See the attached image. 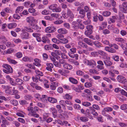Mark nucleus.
<instances>
[{"mask_svg":"<svg viewBox=\"0 0 127 127\" xmlns=\"http://www.w3.org/2000/svg\"><path fill=\"white\" fill-rule=\"evenodd\" d=\"M117 79L119 82L122 83H124L127 81L126 78L121 75L118 76L117 77Z\"/></svg>","mask_w":127,"mask_h":127,"instance_id":"2","label":"nucleus"},{"mask_svg":"<svg viewBox=\"0 0 127 127\" xmlns=\"http://www.w3.org/2000/svg\"><path fill=\"white\" fill-rule=\"evenodd\" d=\"M22 60L25 62L30 61L31 62V60L28 57L26 56L23 58Z\"/></svg>","mask_w":127,"mask_h":127,"instance_id":"33","label":"nucleus"},{"mask_svg":"<svg viewBox=\"0 0 127 127\" xmlns=\"http://www.w3.org/2000/svg\"><path fill=\"white\" fill-rule=\"evenodd\" d=\"M78 26L79 28L81 29H83L84 28V25L82 23H79L78 24Z\"/></svg>","mask_w":127,"mask_h":127,"instance_id":"49","label":"nucleus"},{"mask_svg":"<svg viewBox=\"0 0 127 127\" xmlns=\"http://www.w3.org/2000/svg\"><path fill=\"white\" fill-rule=\"evenodd\" d=\"M121 109L122 110H124L127 109V105L124 104L121 105L120 107Z\"/></svg>","mask_w":127,"mask_h":127,"instance_id":"46","label":"nucleus"},{"mask_svg":"<svg viewBox=\"0 0 127 127\" xmlns=\"http://www.w3.org/2000/svg\"><path fill=\"white\" fill-rule=\"evenodd\" d=\"M23 6H19L18 7L16 10V13L20 12L23 10Z\"/></svg>","mask_w":127,"mask_h":127,"instance_id":"27","label":"nucleus"},{"mask_svg":"<svg viewBox=\"0 0 127 127\" xmlns=\"http://www.w3.org/2000/svg\"><path fill=\"white\" fill-rule=\"evenodd\" d=\"M121 94L127 97V92L123 89L121 90Z\"/></svg>","mask_w":127,"mask_h":127,"instance_id":"42","label":"nucleus"},{"mask_svg":"<svg viewBox=\"0 0 127 127\" xmlns=\"http://www.w3.org/2000/svg\"><path fill=\"white\" fill-rule=\"evenodd\" d=\"M69 79L70 81L73 84H76L78 83L77 81L73 78H69Z\"/></svg>","mask_w":127,"mask_h":127,"instance_id":"22","label":"nucleus"},{"mask_svg":"<svg viewBox=\"0 0 127 127\" xmlns=\"http://www.w3.org/2000/svg\"><path fill=\"white\" fill-rule=\"evenodd\" d=\"M61 11V9L59 7H56L55 9L54 10L53 12H59Z\"/></svg>","mask_w":127,"mask_h":127,"instance_id":"60","label":"nucleus"},{"mask_svg":"<svg viewBox=\"0 0 127 127\" xmlns=\"http://www.w3.org/2000/svg\"><path fill=\"white\" fill-rule=\"evenodd\" d=\"M13 69L11 68L10 70H7L3 69V71L7 74H9V73H12L13 72Z\"/></svg>","mask_w":127,"mask_h":127,"instance_id":"38","label":"nucleus"},{"mask_svg":"<svg viewBox=\"0 0 127 127\" xmlns=\"http://www.w3.org/2000/svg\"><path fill=\"white\" fill-rule=\"evenodd\" d=\"M17 26V24L14 23H12L8 24L7 25V27L9 29H12L15 28Z\"/></svg>","mask_w":127,"mask_h":127,"instance_id":"12","label":"nucleus"},{"mask_svg":"<svg viewBox=\"0 0 127 127\" xmlns=\"http://www.w3.org/2000/svg\"><path fill=\"white\" fill-rule=\"evenodd\" d=\"M74 108L75 109L78 110H80L81 108V107L80 105L77 104H74L73 105Z\"/></svg>","mask_w":127,"mask_h":127,"instance_id":"39","label":"nucleus"},{"mask_svg":"<svg viewBox=\"0 0 127 127\" xmlns=\"http://www.w3.org/2000/svg\"><path fill=\"white\" fill-rule=\"evenodd\" d=\"M56 28L53 27H49L46 28L45 32L47 33H53L55 31Z\"/></svg>","mask_w":127,"mask_h":127,"instance_id":"4","label":"nucleus"},{"mask_svg":"<svg viewBox=\"0 0 127 127\" xmlns=\"http://www.w3.org/2000/svg\"><path fill=\"white\" fill-rule=\"evenodd\" d=\"M112 58L116 61L118 62L119 61V57L117 55H115L113 56Z\"/></svg>","mask_w":127,"mask_h":127,"instance_id":"32","label":"nucleus"},{"mask_svg":"<svg viewBox=\"0 0 127 127\" xmlns=\"http://www.w3.org/2000/svg\"><path fill=\"white\" fill-rule=\"evenodd\" d=\"M9 81L10 84L12 85L15 86L17 85L16 83L13 80L12 78Z\"/></svg>","mask_w":127,"mask_h":127,"instance_id":"55","label":"nucleus"},{"mask_svg":"<svg viewBox=\"0 0 127 127\" xmlns=\"http://www.w3.org/2000/svg\"><path fill=\"white\" fill-rule=\"evenodd\" d=\"M7 60L8 61L11 63L14 64H16L17 63V62L16 61L10 58H8Z\"/></svg>","mask_w":127,"mask_h":127,"instance_id":"30","label":"nucleus"},{"mask_svg":"<svg viewBox=\"0 0 127 127\" xmlns=\"http://www.w3.org/2000/svg\"><path fill=\"white\" fill-rule=\"evenodd\" d=\"M93 108L96 110H100V108L99 106L96 104H94L93 105Z\"/></svg>","mask_w":127,"mask_h":127,"instance_id":"59","label":"nucleus"},{"mask_svg":"<svg viewBox=\"0 0 127 127\" xmlns=\"http://www.w3.org/2000/svg\"><path fill=\"white\" fill-rule=\"evenodd\" d=\"M47 67H46V69L50 71H52V68L53 67V64L51 63H48L46 64Z\"/></svg>","mask_w":127,"mask_h":127,"instance_id":"8","label":"nucleus"},{"mask_svg":"<svg viewBox=\"0 0 127 127\" xmlns=\"http://www.w3.org/2000/svg\"><path fill=\"white\" fill-rule=\"evenodd\" d=\"M53 64L55 66L59 67H61V64H60L59 62L57 61L53 63Z\"/></svg>","mask_w":127,"mask_h":127,"instance_id":"41","label":"nucleus"},{"mask_svg":"<svg viewBox=\"0 0 127 127\" xmlns=\"http://www.w3.org/2000/svg\"><path fill=\"white\" fill-rule=\"evenodd\" d=\"M16 56L18 58H20L22 57V54L21 52H18L16 55Z\"/></svg>","mask_w":127,"mask_h":127,"instance_id":"57","label":"nucleus"},{"mask_svg":"<svg viewBox=\"0 0 127 127\" xmlns=\"http://www.w3.org/2000/svg\"><path fill=\"white\" fill-rule=\"evenodd\" d=\"M63 66L64 68L68 70H71L73 68L72 66L71 65L66 63L64 64L63 65Z\"/></svg>","mask_w":127,"mask_h":127,"instance_id":"10","label":"nucleus"},{"mask_svg":"<svg viewBox=\"0 0 127 127\" xmlns=\"http://www.w3.org/2000/svg\"><path fill=\"white\" fill-rule=\"evenodd\" d=\"M84 41L88 45H92V43L91 42V41L88 38H85L84 39Z\"/></svg>","mask_w":127,"mask_h":127,"instance_id":"19","label":"nucleus"},{"mask_svg":"<svg viewBox=\"0 0 127 127\" xmlns=\"http://www.w3.org/2000/svg\"><path fill=\"white\" fill-rule=\"evenodd\" d=\"M57 7V4H52L49 6V9L50 10H52L53 11L55 9L56 7Z\"/></svg>","mask_w":127,"mask_h":127,"instance_id":"23","label":"nucleus"},{"mask_svg":"<svg viewBox=\"0 0 127 127\" xmlns=\"http://www.w3.org/2000/svg\"><path fill=\"white\" fill-rule=\"evenodd\" d=\"M64 27L66 28L69 29L70 28V26L69 24L67 23H64Z\"/></svg>","mask_w":127,"mask_h":127,"instance_id":"47","label":"nucleus"},{"mask_svg":"<svg viewBox=\"0 0 127 127\" xmlns=\"http://www.w3.org/2000/svg\"><path fill=\"white\" fill-rule=\"evenodd\" d=\"M35 10L32 8H29L28 9L29 12L31 13H34L35 12Z\"/></svg>","mask_w":127,"mask_h":127,"instance_id":"61","label":"nucleus"},{"mask_svg":"<svg viewBox=\"0 0 127 127\" xmlns=\"http://www.w3.org/2000/svg\"><path fill=\"white\" fill-rule=\"evenodd\" d=\"M85 62L88 65L90 66H92L93 67V65H95L96 64L95 62L94 61H89L87 60L85 61Z\"/></svg>","mask_w":127,"mask_h":127,"instance_id":"9","label":"nucleus"},{"mask_svg":"<svg viewBox=\"0 0 127 127\" xmlns=\"http://www.w3.org/2000/svg\"><path fill=\"white\" fill-rule=\"evenodd\" d=\"M32 98V97L31 95H27L25 96L24 98L26 100H29Z\"/></svg>","mask_w":127,"mask_h":127,"instance_id":"43","label":"nucleus"},{"mask_svg":"<svg viewBox=\"0 0 127 127\" xmlns=\"http://www.w3.org/2000/svg\"><path fill=\"white\" fill-rule=\"evenodd\" d=\"M93 43L97 48H99L101 46V43L98 41L93 42Z\"/></svg>","mask_w":127,"mask_h":127,"instance_id":"29","label":"nucleus"},{"mask_svg":"<svg viewBox=\"0 0 127 127\" xmlns=\"http://www.w3.org/2000/svg\"><path fill=\"white\" fill-rule=\"evenodd\" d=\"M48 99L49 102L52 103H55L57 102L56 99L52 97H48Z\"/></svg>","mask_w":127,"mask_h":127,"instance_id":"15","label":"nucleus"},{"mask_svg":"<svg viewBox=\"0 0 127 127\" xmlns=\"http://www.w3.org/2000/svg\"><path fill=\"white\" fill-rule=\"evenodd\" d=\"M89 72L93 73H95L96 74H98V72L95 69H90L89 70Z\"/></svg>","mask_w":127,"mask_h":127,"instance_id":"36","label":"nucleus"},{"mask_svg":"<svg viewBox=\"0 0 127 127\" xmlns=\"http://www.w3.org/2000/svg\"><path fill=\"white\" fill-rule=\"evenodd\" d=\"M105 50L109 52L115 53L116 52V51L114 49L109 47H106L105 48Z\"/></svg>","mask_w":127,"mask_h":127,"instance_id":"6","label":"nucleus"},{"mask_svg":"<svg viewBox=\"0 0 127 127\" xmlns=\"http://www.w3.org/2000/svg\"><path fill=\"white\" fill-rule=\"evenodd\" d=\"M22 38L24 39H28L29 38V34L28 32H25L22 34Z\"/></svg>","mask_w":127,"mask_h":127,"instance_id":"18","label":"nucleus"},{"mask_svg":"<svg viewBox=\"0 0 127 127\" xmlns=\"http://www.w3.org/2000/svg\"><path fill=\"white\" fill-rule=\"evenodd\" d=\"M35 72L36 74L39 76H42L43 75V73L42 72L38 70H35Z\"/></svg>","mask_w":127,"mask_h":127,"instance_id":"48","label":"nucleus"},{"mask_svg":"<svg viewBox=\"0 0 127 127\" xmlns=\"http://www.w3.org/2000/svg\"><path fill=\"white\" fill-rule=\"evenodd\" d=\"M58 32L59 33L64 34L67 33V31L65 28H61L58 29Z\"/></svg>","mask_w":127,"mask_h":127,"instance_id":"7","label":"nucleus"},{"mask_svg":"<svg viewBox=\"0 0 127 127\" xmlns=\"http://www.w3.org/2000/svg\"><path fill=\"white\" fill-rule=\"evenodd\" d=\"M78 44L81 47L86 48L88 47V46L87 44L81 42H78Z\"/></svg>","mask_w":127,"mask_h":127,"instance_id":"20","label":"nucleus"},{"mask_svg":"<svg viewBox=\"0 0 127 127\" xmlns=\"http://www.w3.org/2000/svg\"><path fill=\"white\" fill-rule=\"evenodd\" d=\"M92 84L90 83L86 82L85 84V86L87 87H89L92 86Z\"/></svg>","mask_w":127,"mask_h":127,"instance_id":"62","label":"nucleus"},{"mask_svg":"<svg viewBox=\"0 0 127 127\" xmlns=\"http://www.w3.org/2000/svg\"><path fill=\"white\" fill-rule=\"evenodd\" d=\"M82 104L83 105L85 106H88L91 105V103L88 102H84L82 103Z\"/></svg>","mask_w":127,"mask_h":127,"instance_id":"53","label":"nucleus"},{"mask_svg":"<svg viewBox=\"0 0 127 127\" xmlns=\"http://www.w3.org/2000/svg\"><path fill=\"white\" fill-rule=\"evenodd\" d=\"M31 27L33 29L36 30L38 29H41V27L38 26L36 24L32 23L31 25Z\"/></svg>","mask_w":127,"mask_h":127,"instance_id":"21","label":"nucleus"},{"mask_svg":"<svg viewBox=\"0 0 127 127\" xmlns=\"http://www.w3.org/2000/svg\"><path fill=\"white\" fill-rule=\"evenodd\" d=\"M120 33L123 36H124L127 34V32L125 30H122L121 31Z\"/></svg>","mask_w":127,"mask_h":127,"instance_id":"51","label":"nucleus"},{"mask_svg":"<svg viewBox=\"0 0 127 127\" xmlns=\"http://www.w3.org/2000/svg\"><path fill=\"white\" fill-rule=\"evenodd\" d=\"M50 111L52 112L54 118H56L57 116V110L54 108L52 107L50 108Z\"/></svg>","mask_w":127,"mask_h":127,"instance_id":"5","label":"nucleus"},{"mask_svg":"<svg viewBox=\"0 0 127 127\" xmlns=\"http://www.w3.org/2000/svg\"><path fill=\"white\" fill-rule=\"evenodd\" d=\"M67 13L68 16L70 17V19H72L74 18V15L72 11L69 9H68L67 10Z\"/></svg>","mask_w":127,"mask_h":127,"instance_id":"11","label":"nucleus"},{"mask_svg":"<svg viewBox=\"0 0 127 127\" xmlns=\"http://www.w3.org/2000/svg\"><path fill=\"white\" fill-rule=\"evenodd\" d=\"M79 13L82 14V16H79L78 18H83L85 16V10L83 9H81L79 11Z\"/></svg>","mask_w":127,"mask_h":127,"instance_id":"14","label":"nucleus"},{"mask_svg":"<svg viewBox=\"0 0 127 127\" xmlns=\"http://www.w3.org/2000/svg\"><path fill=\"white\" fill-rule=\"evenodd\" d=\"M103 62L105 65L107 66H110L111 65L113 64L112 62L107 60H104L103 61Z\"/></svg>","mask_w":127,"mask_h":127,"instance_id":"16","label":"nucleus"},{"mask_svg":"<svg viewBox=\"0 0 127 127\" xmlns=\"http://www.w3.org/2000/svg\"><path fill=\"white\" fill-rule=\"evenodd\" d=\"M61 40L60 42L64 44L67 43L68 42V40L65 38H63Z\"/></svg>","mask_w":127,"mask_h":127,"instance_id":"34","label":"nucleus"},{"mask_svg":"<svg viewBox=\"0 0 127 127\" xmlns=\"http://www.w3.org/2000/svg\"><path fill=\"white\" fill-rule=\"evenodd\" d=\"M51 45H46L45 46L44 48L46 50H49L51 49Z\"/></svg>","mask_w":127,"mask_h":127,"instance_id":"40","label":"nucleus"},{"mask_svg":"<svg viewBox=\"0 0 127 127\" xmlns=\"http://www.w3.org/2000/svg\"><path fill=\"white\" fill-rule=\"evenodd\" d=\"M80 119L83 122H86L88 121V118L85 117H81L80 118Z\"/></svg>","mask_w":127,"mask_h":127,"instance_id":"44","label":"nucleus"},{"mask_svg":"<svg viewBox=\"0 0 127 127\" xmlns=\"http://www.w3.org/2000/svg\"><path fill=\"white\" fill-rule=\"evenodd\" d=\"M111 13L109 11H106L103 12L102 13L103 15L105 17H107L110 15Z\"/></svg>","mask_w":127,"mask_h":127,"instance_id":"24","label":"nucleus"},{"mask_svg":"<svg viewBox=\"0 0 127 127\" xmlns=\"http://www.w3.org/2000/svg\"><path fill=\"white\" fill-rule=\"evenodd\" d=\"M30 78V76H26L23 77V79L25 81H28Z\"/></svg>","mask_w":127,"mask_h":127,"instance_id":"52","label":"nucleus"},{"mask_svg":"<svg viewBox=\"0 0 127 127\" xmlns=\"http://www.w3.org/2000/svg\"><path fill=\"white\" fill-rule=\"evenodd\" d=\"M58 83L57 82H53L51 83L52 85L50 86V88L52 90H55L56 89V87L58 86Z\"/></svg>","mask_w":127,"mask_h":127,"instance_id":"13","label":"nucleus"},{"mask_svg":"<svg viewBox=\"0 0 127 127\" xmlns=\"http://www.w3.org/2000/svg\"><path fill=\"white\" fill-rule=\"evenodd\" d=\"M115 40L117 41L121 42L123 41L124 40L121 38L117 37L115 38Z\"/></svg>","mask_w":127,"mask_h":127,"instance_id":"58","label":"nucleus"},{"mask_svg":"<svg viewBox=\"0 0 127 127\" xmlns=\"http://www.w3.org/2000/svg\"><path fill=\"white\" fill-rule=\"evenodd\" d=\"M91 109L89 110V112H88V114H93L95 112V110L93 108H91Z\"/></svg>","mask_w":127,"mask_h":127,"instance_id":"45","label":"nucleus"},{"mask_svg":"<svg viewBox=\"0 0 127 127\" xmlns=\"http://www.w3.org/2000/svg\"><path fill=\"white\" fill-rule=\"evenodd\" d=\"M2 66L4 68L8 70H10L11 68L12 69L10 66L7 64H3Z\"/></svg>","mask_w":127,"mask_h":127,"instance_id":"25","label":"nucleus"},{"mask_svg":"<svg viewBox=\"0 0 127 127\" xmlns=\"http://www.w3.org/2000/svg\"><path fill=\"white\" fill-rule=\"evenodd\" d=\"M61 104L63 105L64 107L65 108V106L68 107L69 106H72V103L70 101L66 100H62L61 102Z\"/></svg>","mask_w":127,"mask_h":127,"instance_id":"1","label":"nucleus"},{"mask_svg":"<svg viewBox=\"0 0 127 127\" xmlns=\"http://www.w3.org/2000/svg\"><path fill=\"white\" fill-rule=\"evenodd\" d=\"M43 56L44 60L47 59L48 58V55L45 53H44L43 54Z\"/></svg>","mask_w":127,"mask_h":127,"instance_id":"64","label":"nucleus"},{"mask_svg":"<svg viewBox=\"0 0 127 127\" xmlns=\"http://www.w3.org/2000/svg\"><path fill=\"white\" fill-rule=\"evenodd\" d=\"M15 81L17 84L21 85L24 82L22 80L19 78H18L15 79Z\"/></svg>","mask_w":127,"mask_h":127,"instance_id":"17","label":"nucleus"},{"mask_svg":"<svg viewBox=\"0 0 127 127\" xmlns=\"http://www.w3.org/2000/svg\"><path fill=\"white\" fill-rule=\"evenodd\" d=\"M77 74L79 75H82L84 74V72L78 70L76 72Z\"/></svg>","mask_w":127,"mask_h":127,"instance_id":"63","label":"nucleus"},{"mask_svg":"<svg viewBox=\"0 0 127 127\" xmlns=\"http://www.w3.org/2000/svg\"><path fill=\"white\" fill-rule=\"evenodd\" d=\"M6 40L4 36H2L0 37V41L5 42Z\"/></svg>","mask_w":127,"mask_h":127,"instance_id":"54","label":"nucleus"},{"mask_svg":"<svg viewBox=\"0 0 127 127\" xmlns=\"http://www.w3.org/2000/svg\"><path fill=\"white\" fill-rule=\"evenodd\" d=\"M27 22L28 23H32L35 21V20L33 19V17H31L27 18Z\"/></svg>","mask_w":127,"mask_h":127,"instance_id":"26","label":"nucleus"},{"mask_svg":"<svg viewBox=\"0 0 127 127\" xmlns=\"http://www.w3.org/2000/svg\"><path fill=\"white\" fill-rule=\"evenodd\" d=\"M103 32L104 34H108L110 33L109 30L107 29H105L103 31Z\"/></svg>","mask_w":127,"mask_h":127,"instance_id":"56","label":"nucleus"},{"mask_svg":"<svg viewBox=\"0 0 127 127\" xmlns=\"http://www.w3.org/2000/svg\"><path fill=\"white\" fill-rule=\"evenodd\" d=\"M7 90L6 91V92L9 90V93L11 94H16L18 92L17 90L15 89V87H13V89L12 90H9V89L11 88V87L9 86H7Z\"/></svg>","mask_w":127,"mask_h":127,"instance_id":"3","label":"nucleus"},{"mask_svg":"<svg viewBox=\"0 0 127 127\" xmlns=\"http://www.w3.org/2000/svg\"><path fill=\"white\" fill-rule=\"evenodd\" d=\"M11 103L14 106H16L18 104V103L17 100H14L11 101Z\"/></svg>","mask_w":127,"mask_h":127,"instance_id":"37","label":"nucleus"},{"mask_svg":"<svg viewBox=\"0 0 127 127\" xmlns=\"http://www.w3.org/2000/svg\"><path fill=\"white\" fill-rule=\"evenodd\" d=\"M119 8L121 10H122L123 12L125 13H127V7L125 8L122 7L121 5H119Z\"/></svg>","mask_w":127,"mask_h":127,"instance_id":"28","label":"nucleus"},{"mask_svg":"<svg viewBox=\"0 0 127 127\" xmlns=\"http://www.w3.org/2000/svg\"><path fill=\"white\" fill-rule=\"evenodd\" d=\"M109 74L110 76L113 77H114L115 76L114 72L113 71V70H110L109 71Z\"/></svg>","mask_w":127,"mask_h":127,"instance_id":"50","label":"nucleus"},{"mask_svg":"<svg viewBox=\"0 0 127 127\" xmlns=\"http://www.w3.org/2000/svg\"><path fill=\"white\" fill-rule=\"evenodd\" d=\"M98 53L100 55L102 56H106V54L102 50L98 51Z\"/></svg>","mask_w":127,"mask_h":127,"instance_id":"31","label":"nucleus"},{"mask_svg":"<svg viewBox=\"0 0 127 127\" xmlns=\"http://www.w3.org/2000/svg\"><path fill=\"white\" fill-rule=\"evenodd\" d=\"M57 37L61 40L64 38V36L62 34H59L57 35Z\"/></svg>","mask_w":127,"mask_h":127,"instance_id":"35","label":"nucleus"}]
</instances>
